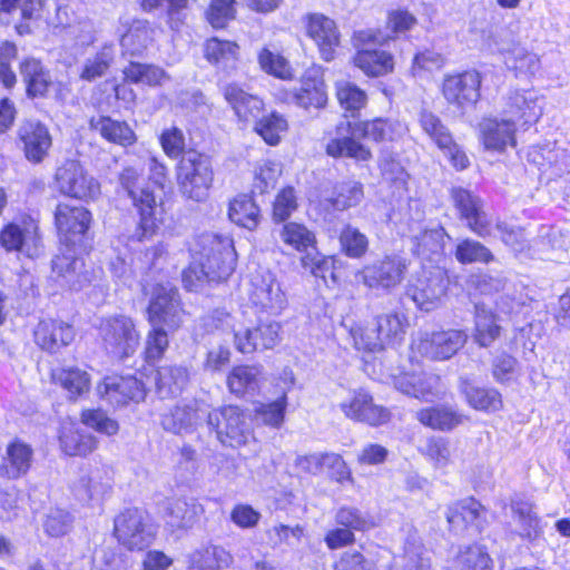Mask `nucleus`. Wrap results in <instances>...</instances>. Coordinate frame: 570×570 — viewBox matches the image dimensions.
Here are the masks:
<instances>
[{
    "label": "nucleus",
    "instance_id": "obj_1",
    "mask_svg": "<svg viewBox=\"0 0 570 570\" xmlns=\"http://www.w3.org/2000/svg\"><path fill=\"white\" fill-rule=\"evenodd\" d=\"M191 250L193 262L183 272V283L188 291H196L205 281H225L235 269L236 253L227 236L204 233Z\"/></svg>",
    "mask_w": 570,
    "mask_h": 570
},
{
    "label": "nucleus",
    "instance_id": "obj_2",
    "mask_svg": "<svg viewBox=\"0 0 570 570\" xmlns=\"http://www.w3.org/2000/svg\"><path fill=\"white\" fill-rule=\"evenodd\" d=\"M405 126L396 120L377 118L372 121L351 124L341 122L337 135L326 145V154L331 157H350L356 160H367L371 157L370 150L356 141L358 138L374 141L394 140L405 132Z\"/></svg>",
    "mask_w": 570,
    "mask_h": 570
},
{
    "label": "nucleus",
    "instance_id": "obj_3",
    "mask_svg": "<svg viewBox=\"0 0 570 570\" xmlns=\"http://www.w3.org/2000/svg\"><path fill=\"white\" fill-rule=\"evenodd\" d=\"M183 309L178 292L174 287L157 286L148 306L151 330L147 334L145 357L153 363L163 357L168 347V331L177 330L183 323Z\"/></svg>",
    "mask_w": 570,
    "mask_h": 570
},
{
    "label": "nucleus",
    "instance_id": "obj_4",
    "mask_svg": "<svg viewBox=\"0 0 570 570\" xmlns=\"http://www.w3.org/2000/svg\"><path fill=\"white\" fill-rule=\"evenodd\" d=\"M391 39L380 29H364L353 33L352 42L356 52L353 63L368 77H382L393 71V56L376 47L384 46Z\"/></svg>",
    "mask_w": 570,
    "mask_h": 570
},
{
    "label": "nucleus",
    "instance_id": "obj_5",
    "mask_svg": "<svg viewBox=\"0 0 570 570\" xmlns=\"http://www.w3.org/2000/svg\"><path fill=\"white\" fill-rule=\"evenodd\" d=\"M214 179L208 156L196 150L186 151L177 167V183L181 195L196 203H203L209 195Z\"/></svg>",
    "mask_w": 570,
    "mask_h": 570
},
{
    "label": "nucleus",
    "instance_id": "obj_6",
    "mask_svg": "<svg viewBox=\"0 0 570 570\" xmlns=\"http://www.w3.org/2000/svg\"><path fill=\"white\" fill-rule=\"evenodd\" d=\"M482 39L490 49L500 51L507 67L517 73L534 75L539 70L538 56L520 46L507 28L491 26L482 31Z\"/></svg>",
    "mask_w": 570,
    "mask_h": 570
},
{
    "label": "nucleus",
    "instance_id": "obj_7",
    "mask_svg": "<svg viewBox=\"0 0 570 570\" xmlns=\"http://www.w3.org/2000/svg\"><path fill=\"white\" fill-rule=\"evenodd\" d=\"M98 330L105 350L115 357H129L139 346L140 335L129 316L119 314L105 317Z\"/></svg>",
    "mask_w": 570,
    "mask_h": 570
},
{
    "label": "nucleus",
    "instance_id": "obj_8",
    "mask_svg": "<svg viewBox=\"0 0 570 570\" xmlns=\"http://www.w3.org/2000/svg\"><path fill=\"white\" fill-rule=\"evenodd\" d=\"M247 297L257 314L277 316L287 306L286 294L269 271H258L250 275Z\"/></svg>",
    "mask_w": 570,
    "mask_h": 570
},
{
    "label": "nucleus",
    "instance_id": "obj_9",
    "mask_svg": "<svg viewBox=\"0 0 570 570\" xmlns=\"http://www.w3.org/2000/svg\"><path fill=\"white\" fill-rule=\"evenodd\" d=\"M115 535L120 544L129 550H144L149 547L156 537V528L149 514L138 508L122 511L115 519Z\"/></svg>",
    "mask_w": 570,
    "mask_h": 570
},
{
    "label": "nucleus",
    "instance_id": "obj_10",
    "mask_svg": "<svg viewBox=\"0 0 570 570\" xmlns=\"http://www.w3.org/2000/svg\"><path fill=\"white\" fill-rule=\"evenodd\" d=\"M210 431L225 446L237 448L247 443L250 429L245 413L235 405L210 409L206 421Z\"/></svg>",
    "mask_w": 570,
    "mask_h": 570
},
{
    "label": "nucleus",
    "instance_id": "obj_11",
    "mask_svg": "<svg viewBox=\"0 0 570 570\" xmlns=\"http://www.w3.org/2000/svg\"><path fill=\"white\" fill-rule=\"evenodd\" d=\"M56 187L63 196L94 200L100 195L99 181L77 160H67L56 171Z\"/></svg>",
    "mask_w": 570,
    "mask_h": 570
},
{
    "label": "nucleus",
    "instance_id": "obj_12",
    "mask_svg": "<svg viewBox=\"0 0 570 570\" xmlns=\"http://www.w3.org/2000/svg\"><path fill=\"white\" fill-rule=\"evenodd\" d=\"M119 183L140 215L139 224L144 234L151 233L155 227L156 198L146 186L141 173L134 167H126L119 175Z\"/></svg>",
    "mask_w": 570,
    "mask_h": 570
},
{
    "label": "nucleus",
    "instance_id": "obj_13",
    "mask_svg": "<svg viewBox=\"0 0 570 570\" xmlns=\"http://www.w3.org/2000/svg\"><path fill=\"white\" fill-rule=\"evenodd\" d=\"M406 259L397 255H387L365 265L357 272L356 278L367 288L390 292L404 278Z\"/></svg>",
    "mask_w": 570,
    "mask_h": 570
},
{
    "label": "nucleus",
    "instance_id": "obj_14",
    "mask_svg": "<svg viewBox=\"0 0 570 570\" xmlns=\"http://www.w3.org/2000/svg\"><path fill=\"white\" fill-rule=\"evenodd\" d=\"M209 406L204 400H183L161 415L160 424L165 431L174 434L193 433L207 421Z\"/></svg>",
    "mask_w": 570,
    "mask_h": 570
},
{
    "label": "nucleus",
    "instance_id": "obj_15",
    "mask_svg": "<svg viewBox=\"0 0 570 570\" xmlns=\"http://www.w3.org/2000/svg\"><path fill=\"white\" fill-rule=\"evenodd\" d=\"M306 35L316 45L324 61H332L341 45V32L336 22L323 13H308L303 19Z\"/></svg>",
    "mask_w": 570,
    "mask_h": 570
},
{
    "label": "nucleus",
    "instance_id": "obj_16",
    "mask_svg": "<svg viewBox=\"0 0 570 570\" xmlns=\"http://www.w3.org/2000/svg\"><path fill=\"white\" fill-rule=\"evenodd\" d=\"M18 145L26 159L32 164H40L49 153L52 137L48 127L39 120H23L17 130Z\"/></svg>",
    "mask_w": 570,
    "mask_h": 570
},
{
    "label": "nucleus",
    "instance_id": "obj_17",
    "mask_svg": "<svg viewBox=\"0 0 570 570\" xmlns=\"http://www.w3.org/2000/svg\"><path fill=\"white\" fill-rule=\"evenodd\" d=\"M281 328L279 322L267 320L254 328L234 330L235 346L242 353L273 348L281 341Z\"/></svg>",
    "mask_w": 570,
    "mask_h": 570
},
{
    "label": "nucleus",
    "instance_id": "obj_18",
    "mask_svg": "<svg viewBox=\"0 0 570 570\" xmlns=\"http://www.w3.org/2000/svg\"><path fill=\"white\" fill-rule=\"evenodd\" d=\"M0 245L8 252H21L32 257L39 254L40 236L31 219L9 223L0 232Z\"/></svg>",
    "mask_w": 570,
    "mask_h": 570
},
{
    "label": "nucleus",
    "instance_id": "obj_19",
    "mask_svg": "<svg viewBox=\"0 0 570 570\" xmlns=\"http://www.w3.org/2000/svg\"><path fill=\"white\" fill-rule=\"evenodd\" d=\"M340 409L347 419L372 426L385 424L390 412L373 402L372 395L363 389L353 391L351 397L340 403Z\"/></svg>",
    "mask_w": 570,
    "mask_h": 570
},
{
    "label": "nucleus",
    "instance_id": "obj_20",
    "mask_svg": "<svg viewBox=\"0 0 570 570\" xmlns=\"http://www.w3.org/2000/svg\"><path fill=\"white\" fill-rule=\"evenodd\" d=\"M481 76L475 70L446 76L442 94L446 101L459 108L474 105L480 98Z\"/></svg>",
    "mask_w": 570,
    "mask_h": 570
},
{
    "label": "nucleus",
    "instance_id": "obj_21",
    "mask_svg": "<svg viewBox=\"0 0 570 570\" xmlns=\"http://www.w3.org/2000/svg\"><path fill=\"white\" fill-rule=\"evenodd\" d=\"M468 335L460 330L426 334L416 344L417 352L433 361L451 358L466 343Z\"/></svg>",
    "mask_w": 570,
    "mask_h": 570
},
{
    "label": "nucleus",
    "instance_id": "obj_22",
    "mask_svg": "<svg viewBox=\"0 0 570 570\" xmlns=\"http://www.w3.org/2000/svg\"><path fill=\"white\" fill-rule=\"evenodd\" d=\"M446 283L443 272L436 269L411 282L406 294L420 309L430 312L440 305L446 292Z\"/></svg>",
    "mask_w": 570,
    "mask_h": 570
},
{
    "label": "nucleus",
    "instance_id": "obj_23",
    "mask_svg": "<svg viewBox=\"0 0 570 570\" xmlns=\"http://www.w3.org/2000/svg\"><path fill=\"white\" fill-rule=\"evenodd\" d=\"M91 220V213L82 206L59 204L55 210V222L59 234L72 245L82 239Z\"/></svg>",
    "mask_w": 570,
    "mask_h": 570
},
{
    "label": "nucleus",
    "instance_id": "obj_24",
    "mask_svg": "<svg viewBox=\"0 0 570 570\" xmlns=\"http://www.w3.org/2000/svg\"><path fill=\"white\" fill-rule=\"evenodd\" d=\"M452 198L461 218L468 227L480 237L492 235V225L488 215L482 210L479 197L463 188L452 189Z\"/></svg>",
    "mask_w": 570,
    "mask_h": 570
},
{
    "label": "nucleus",
    "instance_id": "obj_25",
    "mask_svg": "<svg viewBox=\"0 0 570 570\" xmlns=\"http://www.w3.org/2000/svg\"><path fill=\"white\" fill-rule=\"evenodd\" d=\"M503 112L514 124L535 122L542 115V97L534 89L513 90L507 97Z\"/></svg>",
    "mask_w": 570,
    "mask_h": 570
},
{
    "label": "nucleus",
    "instance_id": "obj_26",
    "mask_svg": "<svg viewBox=\"0 0 570 570\" xmlns=\"http://www.w3.org/2000/svg\"><path fill=\"white\" fill-rule=\"evenodd\" d=\"M99 394L110 404L125 405L129 401L140 402L145 399V389L136 377H107L98 386Z\"/></svg>",
    "mask_w": 570,
    "mask_h": 570
},
{
    "label": "nucleus",
    "instance_id": "obj_27",
    "mask_svg": "<svg viewBox=\"0 0 570 570\" xmlns=\"http://www.w3.org/2000/svg\"><path fill=\"white\" fill-rule=\"evenodd\" d=\"M33 451L21 440L10 441L0 459V478L17 480L26 475L31 468Z\"/></svg>",
    "mask_w": 570,
    "mask_h": 570
},
{
    "label": "nucleus",
    "instance_id": "obj_28",
    "mask_svg": "<svg viewBox=\"0 0 570 570\" xmlns=\"http://www.w3.org/2000/svg\"><path fill=\"white\" fill-rule=\"evenodd\" d=\"M480 137L489 150L503 151L515 146V124L509 118H484L480 125Z\"/></svg>",
    "mask_w": 570,
    "mask_h": 570
},
{
    "label": "nucleus",
    "instance_id": "obj_29",
    "mask_svg": "<svg viewBox=\"0 0 570 570\" xmlns=\"http://www.w3.org/2000/svg\"><path fill=\"white\" fill-rule=\"evenodd\" d=\"M73 337L72 326L58 320H42L35 330V342L50 352L70 344Z\"/></svg>",
    "mask_w": 570,
    "mask_h": 570
},
{
    "label": "nucleus",
    "instance_id": "obj_30",
    "mask_svg": "<svg viewBox=\"0 0 570 570\" xmlns=\"http://www.w3.org/2000/svg\"><path fill=\"white\" fill-rule=\"evenodd\" d=\"M203 507L195 499L175 498L168 500L165 521L173 530H187L195 525Z\"/></svg>",
    "mask_w": 570,
    "mask_h": 570
},
{
    "label": "nucleus",
    "instance_id": "obj_31",
    "mask_svg": "<svg viewBox=\"0 0 570 570\" xmlns=\"http://www.w3.org/2000/svg\"><path fill=\"white\" fill-rule=\"evenodd\" d=\"M189 568L197 570H222L232 566L234 558L224 547L203 543L188 556Z\"/></svg>",
    "mask_w": 570,
    "mask_h": 570
},
{
    "label": "nucleus",
    "instance_id": "obj_32",
    "mask_svg": "<svg viewBox=\"0 0 570 570\" xmlns=\"http://www.w3.org/2000/svg\"><path fill=\"white\" fill-rule=\"evenodd\" d=\"M440 377L426 373H404L395 380V387L406 395L430 401L438 396Z\"/></svg>",
    "mask_w": 570,
    "mask_h": 570
},
{
    "label": "nucleus",
    "instance_id": "obj_33",
    "mask_svg": "<svg viewBox=\"0 0 570 570\" xmlns=\"http://www.w3.org/2000/svg\"><path fill=\"white\" fill-rule=\"evenodd\" d=\"M111 489V472L109 469L95 468L82 475L75 484V494L82 501L100 500Z\"/></svg>",
    "mask_w": 570,
    "mask_h": 570
},
{
    "label": "nucleus",
    "instance_id": "obj_34",
    "mask_svg": "<svg viewBox=\"0 0 570 570\" xmlns=\"http://www.w3.org/2000/svg\"><path fill=\"white\" fill-rule=\"evenodd\" d=\"M19 71L27 87L28 97H45L51 86V76L40 60L27 57L21 60Z\"/></svg>",
    "mask_w": 570,
    "mask_h": 570
},
{
    "label": "nucleus",
    "instance_id": "obj_35",
    "mask_svg": "<svg viewBox=\"0 0 570 570\" xmlns=\"http://www.w3.org/2000/svg\"><path fill=\"white\" fill-rule=\"evenodd\" d=\"M224 97L240 120H257L261 117L263 101L257 96L245 92L237 85H227L224 88Z\"/></svg>",
    "mask_w": 570,
    "mask_h": 570
},
{
    "label": "nucleus",
    "instance_id": "obj_36",
    "mask_svg": "<svg viewBox=\"0 0 570 570\" xmlns=\"http://www.w3.org/2000/svg\"><path fill=\"white\" fill-rule=\"evenodd\" d=\"M83 261L73 254L57 255L52 259V271L63 283L75 291L82 289L90 282L88 273L83 271Z\"/></svg>",
    "mask_w": 570,
    "mask_h": 570
},
{
    "label": "nucleus",
    "instance_id": "obj_37",
    "mask_svg": "<svg viewBox=\"0 0 570 570\" xmlns=\"http://www.w3.org/2000/svg\"><path fill=\"white\" fill-rule=\"evenodd\" d=\"M295 102L305 109L323 108L327 102L324 80L317 71H307L302 79L301 88L294 94Z\"/></svg>",
    "mask_w": 570,
    "mask_h": 570
},
{
    "label": "nucleus",
    "instance_id": "obj_38",
    "mask_svg": "<svg viewBox=\"0 0 570 570\" xmlns=\"http://www.w3.org/2000/svg\"><path fill=\"white\" fill-rule=\"evenodd\" d=\"M59 442L61 450L70 456L87 455L97 448L96 439L91 434L81 431L72 422L62 424Z\"/></svg>",
    "mask_w": 570,
    "mask_h": 570
},
{
    "label": "nucleus",
    "instance_id": "obj_39",
    "mask_svg": "<svg viewBox=\"0 0 570 570\" xmlns=\"http://www.w3.org/2000/svg\"><path fill=\"white\" fill-rule=\"evenodd\" d=\"M189 381V372L183 365H164L157 370L156 389L161 399L178 395Z\"/></svg>",
    "mask_w": 570,
    "mask_h": 570
},
{
    "label": "nucleus",
    "instance_id": "obj_40",
    "mask_svg": "<svg viewBox=\"0 0 570 570\" xmlns=\"http://www.w3.org/2000/svg\"><path fill=\"white\" fill-rule=\"evenodd\" d=\"M90 127L106 140L124 147L132 145L137 139L136 134L126 121L112 119L108 116L91 118Z\"/></svg>",
    "mask_w": 570,
    "mask_h": 570
},
{
    "label": "nucleus",
    "instance_id": "obj_41",
    "mask_svg": "<svg viewBox=\"0 0 570 570\" xmlns=\"http://www.w3.org/2000/svg\"><path fill=\"white\" fill-rule=\"evenodd\" d=\"M460 390L475 410L495 412L502 407L501 394L494 389L474 386L468 379H461Z\"/></svg>",
    "mask_w": 570,
    "mask_h": 570
},
{
    "label": "nucleus",
    "instance_id": "obj_42",
    "mask_svg": "<svg viewBox=\"0 0 570 570\" xmlns=\"http://www.w3.org/2000/svg\"><path fill=\"white\" fill-rule=\"evenodd\" d=\"M390 570H431V559L421 542L409 539L404 552L393 558Z\"/></svg>",
    "mask_w": 570,
    "mask_h": 570
},
{
    "label": "nucleus",
    "instance_id": "obj_43",
    "mask_svg": "<svg viewBox=\"0 0 570 570\" xmlns=\"http://www.w3.org/2000/svg\"><path fill=\"white\" fill-rule=\"evenodd\" d=\"M474 326L473 337L481 347L490 346L501 333L497 315L484 304H475Z\"/></svg>",
    "mask_w": 570,
    "mask_h": 570
},
{
    "label": "nucleus",
    "instance_id": "obj_44",
    "mask_svg": "<svg viewBox=\"0 0 570 570\" xmlns=\"http://www.w3.org/2000/svg\"><path fill=\"white\" fill-rule=\"evenodd\" d=\"M494 230L498 233V236L502 243L508 246L515 254V256H532L535 254L532 244L528 239V235L524 228L521 226L498 220L494 225Z\"/></svg>",
    "mask_w": 570,
    "mask_h": 570
},
{
    "label": "nucleus",
    "instance_id": "obj_45",
    "mask_svg": "<svg viewBox=\"0 0 570 570\" xmlns=\"http://www.w3.org/2000/svg\"><path fill=\"white\" fill-rule=\"evenodd\" d=\"M228 217L234 224L253 230L259 224L261 214L252 197L238 195L229 203Z\"/></svg>",
    "mask_w": 570,
    "mask_h": 570
},
{
    "label": "nucleus",
    "instance_id": "obj_46",
    "mask_svg": "<svg viewBox=\"0 0 570 570\" xmlns=\"http://www.w3.org/2000/svg\"><path fill=\"white\" fill-rule=\"evenodd\" d=\"M415 417L433 430L449 431L461 424L462 416L448 406H432L416 412Z\"/></svg>",
    "mask_w": 570,
    "mask_h": 570
},
{
    "label": "nucleus",
    "instance_id": "obj_47",
    "mask_svg": "<svg viewBox=\"0 0 570 570\" xmlns=\"http://www.w3.org/2000/svg\"><path fill=\"white\" fill-rule=\"evenodd\" d=\"M374 323L385 346L400 343L407 327L405 315L397 312L379 315Z\"/></svg>",
    "mask_w": 570,
    "mask_h": 570
},
{
    "label": "nucleus",
    "instance_id": "obj_48",
    "mask_svg": "<svg viewBox=\"0 0 570 570\" xmlns=\"http://www.w3.org/2000/svg\"><path fill=\"white\" fill-rule=\"evenodd\" d=\"M53 380L58 382L69 394L70 399H77L90 389L89 374L78 367H63L52 374Z\"/></svg>",
    "mask_w": 570,
    "mask_h": 570
},
{
    "label": "nucleus",
    "instance_id": "obj_49",
    "mask_svg": "<svg viewBox=\"0 0 570 570\" xmlns=\"http://www.w3.org/2000/svg\"><path fill=\"white\" fill-rule=\"evenodd\" d=\"M115 59V47L112 45H104L100 50L90 58H87L81 67L79 77L85 81H95L104 77Z\"/></svg>",
    "mask_w": 570,
    "mask_h": 570
},
{
    "label": "nucleus",
    "instance_id": "obj_50",
    "mask_svg": "<svg viewBox=\"0 0 570 570\" xmlns=\"http://www.w3.org/2000/svg\"><path fill=\"white\" fill-rule=\"evenodd\" d=\"M153 30L146 20H135L121 37L120 43L131 56L140 55L151 42Z\"/></svg>",
    "mask_w": 570,
    "mask_h": 570
},
{
    "label": "nucleus",
    "instance_id": "obj_51",
    "mask_svg": "<svg viewBox=\"0 0 570 570\" xmlns=\"http://www.w3.org/2000/svg\"><path fill=\"white\" fill-rule=\"evenodd\" d=\"M489 553L480 546H469L461 549L453 559L452 570H492Z\"/></svg>",
    "mask_w": 570,
    "mask_h": 570
},
{
    "label": "nucleus",
    "instance_id": "obj_52",
    "mask_svg": "<svg viewBox=\"0 0 570 570\" xmlns=\"http://www.w3.org/2000/svg\"><path fill=\"white\" fill-rule=\"evenodd\" d=\"M125 79L132 83H144L148 86L161 85L169 77L164 69L155 65L130 62L124 69Z\"/></svg>",
    "mask_w": 570,
    "mask_h": 570
},
{
    "label": "nucleus",
    "instance_id": "obj_53",
    "mask_svg": "<svg viewBox=\"0 0 570 570\" xmlns=\"http://www.w3.org/2000/svg\"><path fill=\"white\" fill-rule=\"evenodd\" d=\"M281 239L299 252H315V235L304 225L287 223L281 230Z\"/></svg>",
    "mask_w": 570,
    "mask_h": 570
},
{
    "label": "nucleus",
    "instance_id": "obj_54",
    "mask_svg": "<svg viewBox=\"0 0 570 570\" xmlns=\"http://www.w3.org/2000/svg\"><path fill=\"white\" fill-rule=\"evenodd\" d=\"M259 370L255 366H236L227 379V384L232 393L244 395L247 392L255 391L258 386Z\"/></svg>",
    "mask_w": 570,
    "mask_h": 570
},
{
    "label": "nucleus",
    "instance_id": "obj_55",
    "mask_svg": "<svg viewBox=\"0 0 570 570\" xmlns=\"http://www.w3.org/2000/svg\"><path fill=\"white\" fill-rule=\"evenodd\" d=\"M167 4V23L171 30H179L185 23L188 0H141L140 7L146 12H151Z\"/></svg>",
    "mask_w": 570,
    "mask_h": 570
},
{
    "label": "nucleus",
    "instance_id": "obj_56",
    "mask_svg": "<svg viewBox=\"0 0 570 570\" xmlns=\"http://www.w3.org/2000/svg\"><path fill=\"white\" fill-rule=\"evenodd\" d=\"M259 67L263 71L283 80H291L294 77L293 69L281 53L263 48L257 56Z\"/></svg>",
    "mask_w": 570,
    "mask_h": 570
},
{
    "label": "nucleus",
    "instance_id": "obj_57",
    "mask_svg": "<svg viewBox=\"0 0 570 570\" xmlns=\"http://www.w3.org/2000/svg\"><path fill=\"white\" fill-rule=\"evenodd\" d=\"M511 507L521 525V535L529 539L537 538L541 532L540 520L533 511L532 504L525 500L514 499Z\"/></svg>",
    "mask_w": 570,
    "mask_h": 570
},
{
    "label": "nucleus",
    "instance_id": "obj_58",
    "mask_svg": "<svg viewBox=\"0 0 570 570\" xmlns=\"http://www.w3.org/2000/svg\"><path fill=\"white\" fill-rule=\"evenodd\" d=\"M286 130L287 121L277 112H271L269 115L262 116L255 124V131L272 146L279 142L281 135Z\"/></svg>",
    "mask_w": 570,
    "mask_h": 570
},
{
    "label": "nucleus",
    "instance_id": "obj_59",
    "mask_svg": "<svg viewBox=\"0 0 570 570\" xmlns=\"http://www.w3.org/2000/svg\"><path fill=\"white\" fill-rule=\"evenodd\" d=\"M336 96L341 107L354 116L362 109L367 101L365 91L356 85L348 81H340L336 83Z\"/></svg>",
    "mask_w": 570,
    "mask_h": 570
},
{
    "label": "nucleus",
    "instance_id": "obj_60",
    "mask_svg": "<svg viewBox=\"0 0 570 570\" xmlns=\"http://www.w3.org/2000/svg\"><path fill=\"white\" fill-rule=\"evenodd\" d=\"M455 257L462 264H488L494 259V256L488 247L472 239H464L458 244L455 249Z\"/></svg>",
    "mask_w": 570,
    "mask_h": 570
},
{
    "label": "nucleus",
    "instance_id": "obj_61",
    "mask_svg": "<svg viewBox=\"0 0 570 570\" xmlns=\"http://www.w3.org/2000/svg\"><path fill=\"white\" fill-rule=\"evenodd\" d=\"M350 333L355 348L360 351L376 352L386 347L375 323L372 326L355 325Z\"/></svg>",
    "mask_w": 570,
    "mask_h": 570
},
{
    "label": "nucleus",
    "instance_id": "obj_62",
    "mask_svg": "<svg viewBox=\"0 0 570 570\" xmlns=\"http://www.w3.org/2000/svg\"><path fill=\"white\" fill-rule=\"evenodd\" d=\"M342 250L351 258H361L368 248L367 237L357 228L346 226L340 235Z\"/></svg>",
    "mask_w": 570,
    "mask_h": 570
},
{
    "label": "nucleus",
    "instance_id": "obj_63",
    "mask_svg": "<svg viewBox=\"0 0 570 570\" xmlns=\"http://www.w3.org/2000/svg\"><path fill=\"white\" fill-rule=\"evenodd\" d=\"M287 397L283 394L273 402L258 404L254 411L255 417L266 425L279 428L284 421Z\"/></svg>",
    "mask_w": 570,
    "mask_h": 570
},
{
    "label": "nucleus",
    "instance_id": "obj_64",
    "mask_svg": "<svg viewBox=\"0 0 570 570\" xmlns=\"http://www.w3.org/2000/svg\"><path fill=\"white\" fill-rule=\"evenodd\" d=\"M420 125L423 131L438 145L446 147L451 142L452 135L442 124L439 117L431 111L423 110L420 115Z\"/></svg>",
    "mask_w": 570,
    "mask_h": 570
}]
</instances>
